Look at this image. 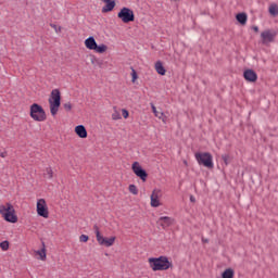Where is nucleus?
Returning <instances> with one entry per match:
<instances>
[{
  "mask_svg": "<svg viewBox=\"0 0 278 278\" xmlns=\"http://www.w3.org/2000/svg\"><path fill=\"white\" fill-rule=\"evenodd\" d=\"M190 201H191V203H194V201H195V200H194V197L191 195V197H190Z\"/></svg>",
  "mask_w": 278,
  "mask_h": 278,
  "instance_id": "36",
  "label": "nucleus"
},
{
  "mask_svg": "<svg viewBox=\"0 0 278 278\" xmlns=\"http://www.w3.org/2000/svg\"><path fill=\"white\" fill-rule=\"evenodd\" d=\"M63 108L66 112H71V110H73V104H71V102H67L63 104Z\"/></svg>",
  "mask_w": 278,
  "mask_h": 278,
  "instance_id": "29",
  "label": "nucleus"
},
{
  "mask_svg": "<svg viewBox=\"0 0 278 278\" xmlns=\"http://www.w3.org/2000/svg\"><path fill=\"white\" fill-rule=\"evenodd\" d=\"M222 160L226 166H229V155L228 154L222 155Z\"/></svg>",
  "mask_w": 278,
  "mask_h": 278,
  "instance_id": "30",
  "label": "nucleus"
},
{
  "mask_svg": "<svg viewBox=\"0 0 278 278\" xmlns=\"http://www.w3.org/2000/svg\"><path fill=\"white\" fill-rule=\"evenodd\" d=\"M88 240H89V237L87 235H81L79 237V242H88Z\"/></svg>",
  "mask_w": 278,
  "mask_h": 278,
  "instance_id": "32",
  "label": "nucleus"
},
{
  "mask_svg": "<svg viewBox=\"0 0 278 278\" xmlns=\"http://www.w3.org/2000/svg\"><path fill=\"white\" fill-rule=\"evenodd\" d=\"M275 38H277V31L275 30H264L261 33V40L263 45H270V42H275Z\"/></svg>",
  "mask_w": 278,
  "mask_h": 278,
  "instance_id": "12",
  "label": "nucleus"
},
{
  "mask_svg": "<svg viewBox=\"0 0 278 278\" xmlns=\"http://www.w3.org/2000/svg\"><path fill=\"white\" fill-rule=\"evenodd\" d=\"M74 131L78 138H88V130H86V126L84 125L76 126Z\"/></svg>",
  "mask_w": 278,
  "mask_h": 278,
  "instance_id": "18",
  "label": "nucleus"
},
{
  "mask_svg": "<svg viewBox=\"0 0 278 278\" xmlns=\"http://www.w3.org/2000/svg\"><path fill=\"white\" fill-rule=\"evenodd\" d=\"M48 102L51 115L55 116L58 112H60V105H62V94L59 89H53L51 91Z\"/></svg>",
  "mask_w": 278,
  "mask_h": 278,
  "instance_id": "2",
  "label": "nucleus"
},
{
  "mask_svg": "<svg viewBox=\"0 0 278 278\" xmlns=\"http://www.w3.org/2000/svg\"><path fill=\"white\" fill-rule=\"evenodd\" d=\"M36 212L38 216H41V218H49V206L47 205V200L42 198L37 200Z\"/></svg>",
  "mask_w": 278,
  "mask_h": 278,
  "instance_id": "8",
  "label": "nucleus"
},
{
  "mask_svg": "<svg viewBox=\"0 0 278 278\" xmlns=\"http://www.w3.org/2000/svg\"><path fill=\"white\" fill-rule=\"evenodd\" d=\"M156 224L159 225V227H162V229H168V226L173 225V218L168 216H163L157 219Z\"/></svg>",
  "mask_w": 278,
  "mask_h": 278,
  "instance_id": "16",
  "label": "nucleus"
},
{
  "mask_svg": "<svg viewBox=\"0 0 278 278\" xmlns=\"http://www.w3.org/2000/svg\"><path fill=\"white\" fill-rule=\"evenodd\" d=\"M243 77L245 81H250L252 84H254V81H257V73H255V71L253 70H245L243 72Z\"/></svg>",
  "mask_w": 278,
  "mask_h": 278,
  "instance_id": "15",
  "label": "nucleus"
},
{
  "mask_svg": "<svg viewBox=\"0 0 278 278\" xmlns=\"http://www.w3.org/2000/svg\"><path fill=\"white\" fill-rule=\"evenodd\" d=\"M104 2V7L102 8V13L108 14V12H112L114 8H116V0H102Z\"/></svg>",
  "mask_w": 278,
  "mask_h": 278,
  "instance_id": "17",
  "label": "nucleus"
},
{
  "mask_svg": "<svg viewBox=\"0 0 278 278\" xmlns=\"http://www.w3.org/2000/svg\"><path fill=\"white\" fill-rule=\"evenodd\" d=\"M30 117L34 121H37V123H42L47 121V113H45V109H42V106L34 103L33 105H30Z\"/></svg>",
  "mask_w": 278,
  "mask_h": 278,
  "instance_id": "5",
  "label": "nucleus"
},
{
  "mask_svg": "<svg viewBox=\"0 0 278 278\" xmlns=\"http://www.w3.org/2000/svg\"><path fill=\"white\" fill-rule=\"evenodd\" d=\"M131 170L136 175V177H139L141 181H147V177H149V174H147V170L142 168V165L138 162H134L131 165Z\"/></svg>",
  "mask_w": 278,
  "mask_h": 278,
  "instance_id": "10",
  "label": "nucleus"
},
{
  "mask_svg": "<svg viewBox=\"0 0 278 278\" xmlns=\"http://www.w3.org/2000/svg\"><path fill=\"white\" fill-rule=\"evenodd\" d=\"M85 47L86 49H89V51H94L96 53H105L108 51V46L104 43L97 45L94 37L87 38L85 40Z\"/></svg>",
  "mask_w": 278,
  "mask_h": 278,
  "instance_id": "6",
  "label": "nucleus"
},
{
  "mask_svg": "<svg viewBox=\"0 0 278 278\" xmlns=\"http://www.w3.org/2000/svg\"><path fill=\"white\" fill-rule=\"evenodd\" d=\"M117 18H119L122 23H134V21H136V15L134 14V10L124 7L117 13Z\"/></svg>",
  "mask_w": 278,
  "mask_h": 278,
  "instance_id": "7",
  "label": "nucleus"
},
{
  "mask_svg": "<svg viewBox=\"0 0 278 278\" xmlns=\"http://www.w3.org/2000/svg\"><path fill=\"white\" fill-rule=\"evenodd\" d=\"M43 177H45V179H53V168L46 167L43 170Z\"/></svg>",
  "mask_w": 278,
  "mask_h": 278,
  "instance_id": "22",
  "label": "nucleus"
},
{
  "mask_svg": "<svg viewBox=\"0 0 278 278\" xmlns=\"http://www.w3.org/2000/svg\"><path fill=\"white\" fill-rule=\"evenodd\" d=\"M269 14L271 16H278V5L276 3L269 5Z\"/></svg>",
  "mask_w": 278,
  "mask_h": 278,
  "instance_id": "23",
  "label": "nucleus"
},
{
  "mask_svg": "<svg viewBox=\"0 0 278 278\" xmlns=\"http://www.w3.org/2000/svg\"><path fill=\"white\" fill-rule=\"evenodd\" d=\"M93 229L99 244H114V242H116V237L114 236L108 238L103 237L101 231H99V226H94Z\"/></svg>",
  "mask_w": 278,
  "mask_h": 278,
  "instance_id": "11",
  "label": "nucleus"
},
{
  "mask_svg": "<svg viewBox=\"0 0 278 278\" xmlns=\"http://www.w3.org/2000/svg\"><path fill=\"white\" fill-rule=\"evenodd\" d=\"M0 216L7 223L16 224L18 223V215L16 214V208L10 202H5L0 205Z\"/></svg>",
  "mask_w": 278,
  "mask_h": 278,
  "instance_id": "1",
  "label": "nucleus"
},
{
  "mask_svg": "<svg viewBox=\"0 0 278 278\" xmlns=\"http://www.w3.org/2000/svg\"><path fill=\"white\" fill-rule=\"evenodd\" d=\"M122 116L124 118H129V111H127L126 109H122Z\"/></svg>",
  "mask_w": 278,
  "mask_h": 278,
  "instance_id": "31",
  "label": "nucleus"
},
{
  "mask_svg": "<svg viewBox=\"0 0 278 278\" xmlns=\"http://www.w3.org/2000/svg\"><path fill=\"white\" fill-rule=\"evenodd\" d=\"M194 157L200 166L208 169L214 168V156L210 152H198Z\"/></svg>",
  "mask_w": 278,
  "mask_h": 278,
  "instance_id": "4",
  "label": "nucleus"
},
{
  "mask_svg": "<svg viewBox=\"0 0 278 278\" xmlns=\"http://www.w3.org/2000/svg\"><path fill=\"white\" fill-rule=\"evenodd\" d=\"M131 170L136 175V177H139L141 181H147V177H149V174H147V170L142 168V165L138 162H134L131 165Z\"/></svg>",
  "mask_w": 278,
  "mask_h": 278,
  "instance_id": "9",
  "label": "nucleus"
},
{
  "mask_svg": "<svg viewBox=\"0 0 278 278\" xmlns=\"http://www.w3.org/2000/svg\"><path fill=\"white\" fill-rule=\"evenodd\" d=\"M162 190L154 189L150 195V205L151 207H160L162 205Z\"/></svg>",
  "mask_w": 278,
  "mask_h": 278,
  "instance_id": "13",
  "label": "nucleus"
},
{
  "mask_svg": "<svg viewBox=\"0 0 278 278\" xmlns=\"http://www.w3.org/2000/svg\"><path fill=\"white\" fill-rule=\"evenodd\" d=\"M236 18H237L238 23H240L241 25H247L248 17H247L245 13H238L236 15Z\"/></svg>",
  "mask_w": 278,
  "mask_h": 278,
  "instance_id": "21",
  "label": "nucleus"
},
{
  "mask_svg": "<svg viewBox=\"0 0 278 278\" xmlns=\"http://www.w3.org/2000/svg\"><path fill=\"white\" fill-rule=\"evenodd\" d=\"M150 268L152 270H168L170 268V261L166 256H160V257H150L148 260Z\"/></svg>",
  "mask_w": 278,
  "mask_h": 278,
  "instance_id": "3",
  "label": "nucleus"
},
{
  "mask_svg": "<svg viewBox=\"0 0 278 278\" xmlns=\"http://www.w3.org/2000/svg\"><path fill=\"white\" fill-rule=\"evenodd\" d=\"M0 157H2V159L8 157V152H7V151L1 152V153H0Z\"/></svg>",
  "mask_w": 278,
  "mask_h": 278,
  "instance_id": "34",
  "label": "nucleus"
},
{
  "mask_svg": "<svg viewBox=\"0 0 278 278\" xmlns=\"http://www.w3.org/2000/svg\"><path fill=\"white\" fill-rule=\"evenodd\" d=\"M152 112L156 118H160V121H163V123H166V117L164 116V113L162 111H157V108H155V104H151Z\"/></svg>",
  "mask_w": 278,
  "mask_h": 278,
  "instance_id": "19",
  "label": "nucleus"
},
{
  "mask_svg": "<svg viewBox=\"0 0 278 278\" xmlns=\"http://www.w3.org/2000/svg\"><path fill=\"white\" fill-rule=\"evenodd\" d=\"M33 257L40 262H47V247L41 245L40 248L33 250Z\"/></svg>",
  "mask_w": 278,
  "mask_h": 278,
  "instance_id": "14",
  "label": "nucleus"
},
{
  "mask_svg": "<svg viewBox=\"0 0 278 278\" xmlns=\"http://www.w3.org/2000/svg\"><path fill=\"white\" fill-rule=\"evenodd\" d=\"M222 278H233V270L231 268H227L223 271Z\"/></svg>",
  "mask_w": 278,
  "mask_h": 278,
  "instance_id": "24",
  "label": "nucleus"
},
{
  "mask_svg": "<svg viewBox=\"0 0 278 278\" xmlns=\"http://www.w3.org/2000/svg\"><path fill=\"white\" fill-rule=\"evenodd\" d=\"M130 77L132 84H136V81H138V72H136L134 67H131Z\"/></svg>",
  "mask_w": 278,
  "mask_h": 278,
  "instance_id": "25",
  "label": "nucleus"
},
{
  "mask_svg": "<svg viewBox=\"0 0 278 278\" xmlns=\"http://www.w3.org/2000/svg\"><path fill=\"white\" fill-rule=\"evenodd\" d=\"M0 244H10V242L3 241V242H1Z\"/></svg>",
  "mask_w": 278,
  "mask_h": 278,
  "instance_id": "37",
  "label": "nucleus"
},
{
  "mask_svg": "<svg viewBox=\"0 0 278 278\" xmlns=\"http://www.w3.org/2000/svg\"><path fill=\"white\" fill-rule=\"evenodd\" d=\"M154 68L159 75H166V68H164V65L161 63V61L155 63Z\"/></svg>",
  "mask_w": 278,
  "mask_h": 278,
  "instance_id": "20",
  "label": "nucleus"
},
{
  "mask_svg": "<svg viewBox=\"0 0 278 278\" xmlns=\"http://www.w3.org/2000/svg\"><path fill=\"white\" fill-rule=\"evenodd\" d=\"M0 249L2 251H8V249H10V244H0Z\"/></svg>",
  "mask_w": 278,
  "mask_h": 278,
  "instance_id": "33",
  "label": "nucleus"
},
{
  "mask_svg": "<svg viewBox=\"0 0 278 278\" xmlns=\"http://www.w3.org/2000/svg\"><path fill=\"white\" fill-rule=\"evenodd\" d=\"M50 27H52V29H54L55 34H60V31H62V27L58 26L55 24H51Z\"/></svg>",
  "mask_w": 278,
  "mask_h": 278,
  "instance_id": "28",
  "label": "nucleus"
},
{
  "mask_svg": "<svg viewBox=\"0 0 278 278\" xmlns=\"http://www.w3.org/2000/svg\"><path fill=\"white\" fill-rule=\"evenodd\" d=\"M128 190L130 194H138V187H136V185H129Z\"/></svg>",
  "mask_w": 278,
  "mask_h": 278,
  "instance_id": "26",
  "label": "nucleus"
},
{
  "mask_svg": "<svg viewBox=\"0 0 278 278\" xmlns=\"http://www.w3.org/2000/svg\"><path fill=\"white\" fill-rule=\"evenodd\" d=\"M252 29H253V31H256V33L260 31V27H257V26H253Z\"/></svg>",
  "mask_w": 278,
  "mask_h": 278,
  "instance_id": "35",
  "label": "nucleus"
},
{
  "mask_svg": "<svg viewBox=\"0 0 278 278\" xmlns=\"http://www.w3.org/2000/svg\"><path fill=\"white\" fill-rule=\"evenodd\" d=\"M121 113H118V111H114L112 114V119L113 121H121Z\"/></svg>",
  "mask_w": 278,
  "mask_h": 278,
  "instance_id": "27",
  "label": "nucleus"
}]
</instances>
